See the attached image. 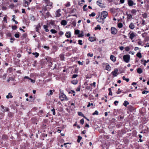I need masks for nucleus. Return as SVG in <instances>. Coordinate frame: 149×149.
Here are the masks:
<instances>
[{"label": "nucleus", "mask_w": 149, "mask_h": 149, "mask_svg": "<svg viewBox=\"0 0 149 149\" xmlns=\"http://www.w3.org/2000/svg\"><path fill=\"white\" fill-rule=\"evenodd\" d=\"M59 98L61 101L64 100H68V99L66 95L62 91H60Z\"/></svg>", "instance_id": "f257e3e1"}, {"label": "nucleus", "mask_w": 149, "mask_h": 149, "mask_svg": "<svg viewBox=\"0 0 149 149\" xmlns=\"http://www.w3.org/2000/svg\"><path fill=\"white\" fill-rule=\"evenodd\" d=\"M96 19L99 22L101 23L102 24H104V19L102 17H101L100 13L98 15H97Z\"/></svg>", "instance_id": "f03ea898"}, {"label": "nucleus", "mask_w": 149, "mask_h": 149, "mask_svg": "<svg viewBox=\"0 0 149 149\" xmlns=\"http://www.w3.org/2000/svg\"><path fill=\"white\" fill-rule=\"evenodd\" d=\"M130 59V56L129 55H125L123 56V59L124 61L126 63L129 62Z\"/></svg>", "instance_id": "7ed1b4c3"}, {"label": "nucleus", "mask_w": 149, "mask_h": 149, "mask_svg": "<svg viewBox=\"0 0 149 149\" xmlns=\"http://www.w3.org/2000/svg\"><path fill=\"white\" fill-rule=\"evenodd\" d=\"M108 13L106 11H103L101 12V14H100L101 17H103V18L104 19L107 17L108 15Z\"/></svg>", "instance_id": "20e7f679"}, {"label": "nucleus", "mask_w": 149, "mask_h": 149, "mask_svg": "<svg viewBox=\"0 0 149 149\" xmlns=\"http://www.w3.org/2000/svg\"><path fill=\"white\" fill-rule=\"evenodd\" d=\"M129 38L131 40L133 39V38L136 36L135 33L134 32H130L128 34Z\"/></svg>", "instance_id": "39448f33"}, {"label": "nucleus", "mask_w": 149, "mask_h": 149, "mask_svg": "<svg viewBox=\"0 0 149 149\" xmlns=\"http://www.w3.org/2000/svg\"><path fill=\"white\" fill-rule=\"evenodd\" d=\"M117 33V30L114 27L111 28V33L112 34H116Z\"/></svg>", "instance_id": "423d86ee"}, {"label": "nucleus", "mask_w": 149, "mask_h": 149, "mask_svg": "<svg viewBox=\"0 0 149 149\" xmlns=\"http://www.w3.org/2000/svg\"><path fill=\"white\" fill-rule=\"evenodd\" d=\"M127 1L128 5L130 6H132L133 5H136V3H134L133 1L132 0H128Z\"/></svg>", "instance_id": "0eeeda50"}, {"label": "nucleus", "mask_w": 149, "mask_h": 149, "mask_svg": "<svg viewBox=\"0 0 149 149\" xmlns=\"http://www.w3.org/2000/svg\"><path fill=\"white\" fill-rule=\"evenodd\" d=\"M118 70L117 68L114 69V71L112 72V74L113 75L114 77H116L117 76L116 74L118 73Z\"/></svg>", "instance_id": "6e6552de"}, {"label": "nucleus", "mask_w": 149, "mask_h": 149, "mask_svg": "<svg viewBox=\"0 0 149 149\" xmlns=\"http://www.w3.org/2000/svg\"><path fill=\"white\" fill-rule=\"evenodd\" d=\"M97 5H99V6L101 8H103V5L102 3L101 0H98L97 2Z\"/></svg>", "instance_id": "1a4fd4ad"}, {"label": "nucleus", "mask_w": 149, "mask_h": 149, "mask_svg": "<svg viewBox=\"0 0 149 149\" xmlns=\"http://www.w3.org/2000/svg\"><path fill=\"white\" fill-rule=\"evenodd\" d=\"M61 10L60 9L58 10L56 12L55 14L56 15V17H59L61 15V14L60 13L61 12Z\"/></svg>", "instance_id": "9d476101"}, {"label": "nucleus", "mask_w": 149, "mask_h": 149, "mask_svg": "<svg viewBox=\"0 0 149 149\" xmlns=\"http://www.w3.org/2000/svg\"><path fill=\"white\" fill-rule=\"evenodd\" d=\"M24 3H25V6H28L29 4L30 3L31 1V0H29L27 1L26 0H24Z\"/></svg>", "instance_id": "9b49d317"}, {"label": "nucleus", "mask_w": 149, "mask_h": 149, "mask_svg": "<svg viewBox=\"0 0 149 149\" xmlns=\"http://www.w3.org/2000/svg\"><path fill=\"white\" fill-rule=\"evenodd\" d=\"M110 59L111 61L113 62H115L116 60V58L113 55H111L110 56Z\"/></svg>", "instance_id": "f8f14e48"}, {"label": "nucleus", "mask_w": 149, "mask_h": 149, "mask_svg": "<svg viewBox=\"0 0 149 149\" xmlns=\"http://www.w3.org/2000/svg\"><path fill=\"white\" fill-rule=\"evenodd\" d=\"M135 27V26L134 24L132 22L131 23L129 26V27L132 29H133Z\"/></svg>", "instance_id": "ddd939ff"}, {"label": "nucleus", "mask_w": 149, "mask_h": 149, "mask_svg": "<svg viewBox=\"0 0 149 149\" xmlns=\"http://www.w3.org/2000/svg\"><path fill=\"white\" fill-rule=\"evenodd\" d=\"M13 97V96L12 95L11 93H8V95L6 96V97L7 99L9 98H12Z\"/></svg>", "instance_id": "4468645a"}, {"label": "nucleus", "mask_w": 149, "mask_h": 149, "mask_svg": "<svg viewBox=\"0 0 149 149\" xmlns=\"http://www.w3.org/2000/svg\"><path fill=\"white\" fill-rule=\"evenodd\" d=\"M65 35L67 38H70L71 36L70 32H68L66 33Z\"/></svg>", "instance_id": "2eb2a0df"}, {"label": "nucleus", "mask_w": 149, "mask_h": 149, "mask_svg": "<svg viewBox=\"0 0 149 149\" xmlns=\"http://www.w3.org/2000/svg\"><path fill=\"white\" fill-rule=\"evenodd\" d=\"M95 38L94 37H90L89 38V40L91 42H93L95 40Z\"/></svg>", "instance_id": "dca6fc26"}, {"label": "nucleus", "mask_w": 149, "mask_h": 149, "mask_svg": "<svg viewBox=\"0 0 149 149\" xmlns=\"http://www.w3.org/2000/svg\"><path fill=\"white\" fill-rule=\"evenodd\" d=\"M40 28H41V26H40V23H39L37 26L36 27V31L37 32H38L39 31V29H40Z\"/></svg>", "instance_id": "f3484780"}, {"label": "nucleus", "mask_w": 149, "mask_h": 149, "mask_svg": "<svg viewBox=\"0 0 149 149\" xmlns=\"http://www.w3.org/2000/svg\"><path fill=\"white\" fill-rule=\"evenodd\" d=\"M67 22L65 20H63L61 22V24L64 26H65L67 24Z\"/></svg>", "instance_id": "a211bd4d"}, {"label": "nucleus", "mask_w": 149, "mask_h": 149, "mask_svg": "<svg viewBox=\"0 0 149 149\" xmlns=\"http://www.w3.org/2000/svg\"><path fill=\"white\" fill-rule=\"evenodd\" d=\"M126 15L127 16V19H131L132 18V16L131 14H128L127 13H126Z\"/></svg>", "instance_id": "6ab92c4d"}, {"label": "nucleus", "mask_w": 149, "mask_h": 149, "mask_svg": "<svg viewBox=\"0 0 149 149\" xmlns=\"http://www.w3.org/2000/svg\"><path fill=\"white\" fill-rule=\"evenodd\" d=\"M78 115H79V116H81L84 118H86V117H85V116L81 112H78Z\"/></svg>", "instance_id": "aec40b11"}, {"label": "nucleus", "mask_w": 149, "mask_h": 149, "mask_svg": "<svg viewBox=\"0 0 149 149\" xmlns=\"http://www.w3.org/2000/svg\"><path fill=\"white\" fill-rule=\"evenodd\" d=\"M142 70L140 68H139L137 70V72L139 74H140L142 73Z\"/></svg>", "instance_id": "412c9836"}, {"label": "nucleus", "mask_w": 149, "mask_h": 149, "mask_svg": "<svg viewBox=\"0 0 149 149\" xmlns=\"http://www.w3.org/2000/svg\"><path fill=\"white\" fill-rule=\"evenodd\" d=\"M44 29L45 30V31L46 32H48L49 31V30L48 29V26L47 25H44L43 26Z\"/></svg>", "instance_id": "4be33fe9"}, {"label": "nucleus", "mask_w": 149, "mask_h": 149, "mask_svg": "<svg viewBox=\"0 0 149 149\" xmlns=\"http://www.w3.org/2000/svg\"><path fill=\"white\" fill-rule=\"evenodd\" d=\"M111 68L109 65H107L106 66V69L109 71L111 70Z\"/></svg>", "instance_id": "5701e85b"}, {"label": "nucleus", "mask_w": 149, "mask_h": 149, "mask_svg": "<svg viewBox=\"0 0 149 149\" xmlns=\"http://www.w3.org/2000/svg\"><path fill=\"white\" fill-rule=\"evenodd\" d=\"M129 102L127 101H125L124 102V103L123 104V105L125 106V107H126L127 105H128L129 104Z\"/></svg>", "instance_id": "b1692460"}, {"label": "nucleus", "mask_w": 149, "mask_h": 149, "mask_svg": "<svg viewBox=\"0 0 149 149\" xmlns=\"http://www.w3.org/2000/svg\"><path fill=\"white\" fill-rule=\"evenodd\" d=\"M101 27L100 25H97V26L95 28V29L96 30H97V29L100 30L101 29Z\"/></svg>", "instance_id": "393cba45"}, {"label": "nucleus", "mask_w": 149, "mask_h": 149, "mask_svg": "<svg viewBox=\"0 0 149 149\" xmlns=\"http://www.w3.org/2000/svg\"><path fill=\"white\" fill-rule=\"evenodd\" d=\"M118 26L119 28H121L123 26V24L121 23H119L118 24Z\"/></svg>", "instance_id": "a878e982"}, {"label": "nucleus", "mask_w": 149, "mask_h": 149, "mask_svg": "<svg viewBox=\"0 0 149 149\" xmlns=\"http://www.w3.org/2000/svg\"><path fill=\"white\" fill-rule=\"evenodd\" d=\"M71 83L74 84H76L78 83V81L77 80H73L71 81Z\"/></svg>", "instance_id": "bb28decb"}, {"label": "nucleus", "mask_w": 149, "mask_h": 149, "mask_svg": "<svg viewBox=\"0 0 149 149\" xmlns=\"http://www.w3.org/2000/svg\"><path fill=\"white\" fill-rule=\"evenodd\" d=\"M136 56L139 58H141L142 57L141 53L140 52L138 53L137 54Z\"/></svg>", "instance_id": "cd10ccee"}, {"label": "nucleus", "mask_w": 149, "mask_h": 149, "mask_svg": "<svg viewBox=\"0 0 149 149\" xmlns=\"http://www.w3.org/2000/svg\"><path fill=\"white\" fill-rule=\"evenodd\" d=\"M123 79L124 80H125L127 82H128L129 81V79L128 78H126L125 76H123L122 77Z\"/></svg>", "instance_id": "c85d7f7f"}, {"label": "nucleus", "mask_w": 149, "mask_h": 149, "mask_svg": "<svg viewBox=\"0 0 149 149\" xmlns=\"http://www.w3.org/2000/svg\"><path fill=\"white\" fill-rule=\"evenodd\" d=\"M53 94V92L52 90L49 91V93H47V95L48 96H49L50 95H52Z\"/></svg>", "instance_id": "c756f323"}, {"label": "nucleus", "mask_w": 149, "mask_h": 149, "mask_svg": "<svg viewBox=\"0 0 149 149\" xmlns=\"http://www.w3.org/2000/svg\"><path fill=\"white\" fill-rule=\"evenodd\" d=\"M78 138L77 140V142L78 143H79L81 139H82V137L81 136H78Z\"/></svg>", "instance_id": "7c9ffc66"}, {"label": "nucleus", "mask_w": 149, "mask_h": 149, "mask_svg": "<svg viewBox=\"0 0 149 149\" xmlns=\"http://www.w3.org/2000/svg\"><path fill=\"white\" fill-rule=\"evenodd\" d=\"M96 15L95 13L94 12L92 13L91 14L89 15L90 17H94Z\"/></svg>", "instance_id": "2f4dec72"}, {"label": "nucleus", "mask_w": 149, "mask_h": 149, "mask_svg": "<svg viewBox=\"0 0 149 149\" xmlns=\"http://www.w3.org/2000/svg\"><path fill=\"white\" fill-rule=\"evenodd\" d=\"M13 81L14 80V79L11 77H9L8 79L7 80V81L8 82H9L10 81Z\"/></svg>", "instance_id": "473e14b6"}, {"label": "nucleus", "mask_w": 149, "mask_h": 149, "mask_svg": "<svg viewBox=\"0 0 149 149\" xmlns=\"http://www.w3.org/2000/svg\"><path fill=\"white\" fill-rule=\"evenodd\" d=\"M87 6V5H85L83 6V9L84 11H86L87 10V8H86Z\"/></svg>", "instance_id": "72a5a7b5"}, {"label": "nucleus", "mask_w": 149, "mask_h": 149, "mask_svg": "<svg viewBox=\"0 0 149 149\" xmlns=\"http://www.w3.org/2000/svg\"><path fill=\"white\" fill-rule=\"evenodd\" d=\"M80 33V31L79 30H76L75 31V34L76 35L79 34Z\"/></svg>", "instance_id": "f704fd0d"}, {"label": "nucleus", "mask_w": 149, "mask_h": 149, "mask_svg": "<svg viewBox=\"0 0 149 149\" xmlns=\"http://www.w3.org/2000/svg\"><path fill=\"white\" fill-rule=\"evenodd\" d=\"M33 54L35 55V56L36 57H37L38 56L39 54L37 52L33 53Z\"/></svg>", "instance_id": "c9c22d12"}, {"label": "nucleus", "mask_w": 149, "mask_h": 149, "mask_svg": "<svg viewBox=\"0 0 149 149\" xmlns=\"http://www.w3.org/2000/svg\"><path fill=\"white\" fill-rule=\"evenodd\" d=\"M136 11L135 9H132L131 11V13L133 14H136Z\"/></svg>", "instance_id": "e433bc0d"}, {"label": "nucleus", "mask_w": 149, "mask_h": 149, "mask_svg": "<svg viewBox=\"0 0 149 149\" xmlns=\"http://www.w3.org/2000/svg\"><path fill=\"white\" fill-rule=\"evenodd\" d=\"M125 51L126 52L129 51L130 50V48L129 47L127 46L125 48Z\"/></svg>", "instance_id": "4c0bfd02"}, {"label": "nucleus", "mask_w": 149, "mask_h": 149, "mask_svg": "<svg viewBox=\"0 0 149 149\" xmlns=\"http://www.w3.org/2000/svg\"><path fill=\"white\" fill-rule=\"evenodd\" d=\"M52 2H50V1L47 4V5L46 6H49L50 7L52 6Z\"/></svg>", "instance_id": "58836bf2"}, {"label": "nucleus", "mask_w": 149, "mask_h": 149, "mask_svg": "<svg viewBox=\"0 0 149 149\" xmlns=\"http://www.w3.org/2000/svg\"><path fill=\"white\" fill-rule=\"evenodd\" d=\"M142 17L144 18H146L147 17V15L146 13H145L142 15Z\"/></svg>", "instance_id": "ea45409f"}, {"label": "nucleus", "mask_w": 149, "mask_h": 149, "mask_svg": "<svg viewBox=\"0 0 149 149\" xmlns=\"http://www.w3.org/2000/svg\"><path fill=\"white\" fill-rule=\"evenodd\" d=\"M50 31L52 33H55L57 32V31L54 29H51L50 30Z\"/></svg>", "instance_id": "a19ab883"}, {"label": "nucleus", "mask_w": 149, "mask_h": 149, "mask_svg": "<svg viewBox=\"0 0 149 149\" xmlns=\"http://www.w3.org/2000/svg\"><path fill=\"white\" fill-rule=\"evenodd\" d=\"M12 28L13 30H16L17 29V27L15 25L13 26H12Z\"/></svg>", "instance_id": "79ce46f5"}, {"label": "nucleus", "mask_w": 149, "mask_h": 149, "mask_svg": "<svg viewBox=\"0 0 149 149\" xmlns=\"http://www.w3.org/2000/svg\"><path fill=\"white\" fill-rule=\"evenodd\" d=\"M54 21L51 20L49 22V24H50L53 25L54 24Z\"/></svg>", "instance_id": "37998d69"}, {"label": "nucleus", "mask_w": 149, "mask_h": 149, "mask_svg": "<svg viewBox=\"0 0 149 149\" xmlns=\"http://www.w3.org/2000/svg\"><path fill=\"white\" fill-rule=\"evenodd\" d=\"M98 112L97 111H95L93 113V115H98Z\"/></svg>", "instance_id": "c03bdc74"}, {"label": "nucleus", "mask_w": 149, "mask_h": 149, "mask_svg": "<svg viewBox=\"0 0 149 149\" xmlns=\"http://www.w3.org/2000/svg\"><path fill=\"white\" fill-rule=\"evenodd\" d=\"M82 33H81L80 34H79L78 36L79 37H82L84 36L83 35V33L82 31L81 32Z\"/></svg>", "instance_id": "a18cd8bd"}, {"label": "nucleus", "mask_w": 149, "mask_h": 149, "mask_svg": "<svg viewBox=\"0 0 149 149\" xmlns=\"http://www.w3.org/2000/svg\"><path fill=\"white\" fill-rule=\"evenodd\" d=\"M78 44L79 45H82V44H83L82 43V40H78Z\"/></svg>", "instance_id": "49530a36"}, {"label": "nucleus", "mask_w": 149, "mask_h": 149, "mask_svg": "<svg viewBox=\"0 0 149 149\" xmlns=\"http://www.w3.org/2000/svg\"><path fill=\"white\" fill-rule=\"evenodd\" d=\"M55 109H53L51 110V111L53 112V115H55L56 113L55 112Z\"/></svg>", "instance_id": "de8ad7c7"}, {"label": "nucleus", "mask_w": 149, "mask_h": 149, "mask_svg": "<svg viewBox=\"0 0 149 149\" xmlns=\"http://www.w3.org/2000/svg\"><path fill=\"white\" fill-rule=\"evenodd\" d=\"M149 93V91H143L142 92V93L143 94H146L147 93Z\"/></svg>", "instance_id": "09e8293b"}, {"label": "nucleus", "mask_w": 149, "mask_h": 149, "mask_svg": "<svg viewBox=\"0 0 149 149\" xmlns=\"http://www.w3.org/2000/svg\"><path fill=\"white\" fill-rule=\"evenodd\" d=\"M80 122L81 124H83L84 123V119H81L80 121Z\"/></svg>", "instance_id": "8fccbe9b"}, {"label": "nucleus", "mask_w": 149, "mask_h": 149, "mask_svg": "<svg viewBox=\"0 0 149 149\" xmlns=\"http://www.w3.org/2000/svg\"><path fill=\"white\" fill-rule=\"evenodd\" d=\"M91 105L93 106V103H89L88 104L87 106V107H89Z\"/></svg>", "instance_id": "3c124183"}, {"label": "nucleus", "mask_w": 149, "mask_h": 149, "mask_svg": "<svg viewBox=\"0 0 149 149\" xmlns=\"http://www.w3.org/2000/svg\"><path fill=\"white\" fill-rule=\"evenodd\" d=\"M15 36L16 38H18L19 36V35L18 33H16L15 34Z\"/></svg>", "instance_id": "603ef678"}, {"label": "nucleus", "mask_w": 149, "mask_h": 149, "mask_svg": "<svg viewBox=\"0 0 149 149\" xmlns=\"http://www.w3.org/2000/svg\"><path fill=\"white\" fill-rule=\"evenodd\" d=\"M6 76H7L6 74H4L3 75L2 77L3 79H5L6 78Z\"/></svg>", "instance_id": "864d4df0"}, {"label": "nucleus", "mask_w": 149, "mask_h": 149, "mask_svg": "<svg viewBox=\"0 0 149 149\" xmlns=\"http://www.w3.org/2000/svg\"><path fill=\"white\" fill-rule=\"evenodd\" d=\"M60 58L61 60H64V56L63 55H61L60 56Z\"/></svg>", "instance_id": "5fc2aeb1"}, {"label": "nucleus", "mask_w": 149, "mask_h": 149, "mask_svg": "<svg viewBox=\"0 0 149 149\" xmlns=\"http://www.w3.org/2000/svg\"><path fill=\"white\" fill-rule=\"evenodd\" d=\"M78 63L79 65H82L83 64V62H81L80 61H78Z\"/></svg>", "instance_id": "6e6d98bb"}, {"label": "nucleus", "mask_w": 149, "mask_h": 149, "mask_svg": "<svg viewBox=\"0 0 149 149\" xmlns=\"http://www.w3.org/2000/svg\"><path fill=\"white\" fill-rule=\"evenodd\" d=\"M78 76V75L76 74H74L73 75L72 78H75Z\"/></svg>", "instance_id": "4d7b16f0"}, {"label": "nucleus", "mask_w": 149, "mask_h": 149, "mask_svg": "<svg viewBox=\"0 0 149 149\" xmlns=\"http://www.w3.org/2000/svg\"><path fill=\"white\" fill-rule=\"evenodd\" d=\"M95 84L96 83L95 82H94L93 83H91L90 84V85L92 86L93 85L94 87H95Z\"/></svg>", "instance_id": "13d9d810"}, {"label": "nucleus", "mask_w": 149, "mask_h": 149, "mask_svg": "<svg viewBox=\"0 0 149 149\" xmlns=\"http://www.w3.org/2000/svg\"><path fill=\"white\" fill-rule=\"evenodd\" d=\"M87 56H90V57H91L93 56V54H90V53H88L87 54Z\"/></svg>", "instance_id": "bf43d9fd"}, {"label": "nucleus", "mask_w": 149, "mask_h": 149, "mask_svg": "<svg viewBox=\"0 0 149 149\" xmlns=\"http://www.w3.org/2000/svg\"><path fill=\"white\" fill-rule=\"evenodd\" d=\"M8 111V109L7 108L5 107V108H4V110L3 111V112H5V111Z\"/></svg>", "instance_id": "052dcab7"}, {"label": "nucleus", "mask_w": 149, "mask_h": 149, "mask_svg": "<svg viewBox=\"0 0 149 149\" xmlns=\"http://www.w3.org/2000/svg\"><path fill=\"white\" fill-rule=\"evenodd\" d=\"M76 23L75 21H73L72 23V25L74 26H75L76 25Z\"/></svg>", "instance_id": "680f3d73"}, {"label": "nucleus", "mask_w": 149, "mask_h": 149, "mask_svg": "<svg viewBox=\"0 0 149 149\" xmlns=\"http://www.w3.org/2000/svg\"><path fill=\"white\" fill-rule=\"evenodd\" d=\"M86 89L88 90H90L91 89V87L90 86H87L86 88Z\"/></svg>", "instance_id": "e2e57ef3"}, {"label": "nucleus", "mask_w": 149, "mask_h": 149, "mask_svg": "<svg viewBox=\"0 0 149 149\" xmlns=\"http://www.w3.org/2000/svg\"><path fill=\"white\" fill-rule=\"evenodd\" d=\"M12 21H13V22H15V23L16 24H18V22L17 21H16L13 18L12 19Z\"/></svg>", "instance_id": "0e129e2a"}, {"label": "nucleus", "mask_w": 149, "mask_h": 149, "mask_svg": "<svg viewBox=\"0 0 149 149\" xmlns=\"http://www.w3.org/2000/svg\"><path fill=\"white\" fill-rule=\"evenodd\" d=\"M29 80H30L31 82L33 83H34L35 82V80L32 79L31 78H30Z\"/></svg>", "instance_id": "69168bd1"}, {"label": "nucleus", "mask_w": 149, "mask_h": 149, "mask_svg": "<svg viewBox=\"0 0 149 149\" xmlns=\"http://www.w3.org/2000/svg\"><path fill=\"white\" fill-rule=\"evenodd\" d=\"M31 19L33 21H34L35 20V18L34 17H33V16L31 17Z\"/></svg>", "instance_id": "338daca9"}, {"label": "nucleus", "mask_w": 149, "mask_h": 149, "mask_svg": "<svg viewBox=\"0 0 149 149\" xmlns=\"http://www.w3.org/2000/svg\"><path fill=\"white\" fill-rule=\"evenodd\" d=\"M114 103L115 105H117V104L118 103V102L117 101H114Z\"/></svg>", "instance_id": "774afa93"}]
</instances>
